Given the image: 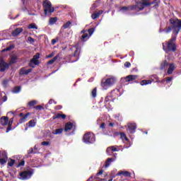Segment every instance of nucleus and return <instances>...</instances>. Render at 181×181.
<instances>
[{
	"label": "nucleus",
	"mask_w": 181,
	"mask_h": 181,
	"mask_svg": "<svg viewBox=\"0 0 181 181\" xmlns=\"http://www.w3.org/2000/svg\"><path fill=\"white\" fill-rule=\"evenodd\" d=\"M114 93H115V90H112L110 95L107 96L105 98V103H109V101H111V100H112V98H114V95L112 94H114Z\"/></svg>",
	"instance_id": "nucleus-22"
},
{
	"label": "nucleus",
	"mask_w": 181,
	"mask_h": 181,
	"mask_svg": "<svg viewBox=\"0 0 181 181\" xmlns=\"http://www.w3.org/2000/svg\"><path fill=\"white\" fill-rule=\"evenodd\" d=\"M67 116L66 115H62L61 114V118H62V119H66V117Z\"/></svg>",
	"instance_id": "nucleus-61"
},
{
	"label": "nucleus",
	"mask_w": 181,
	"mask_h": 181,
	"mask_svg": "<svg viewBox=\"0 0 181 181\" xmlns=\"http://www.w3.org/2000/svg\"><path fill=\"white\" fill-rule=\"evenodd\" d=\"M175 71V64H169V68L168 69V74H172L173 71Z\"/></svg>",
	"instance_id": "nucleus-23"
},
{
	"label": "nucleus",
	"mask_w": 181,
	"mask_h": 181,
	"mask_svg": "<svg viewBox=\"0 0 181 181\" xmlns=\"http://www.w3.org/2000/svg\"><path fill=\"white\" fill-rule=\"evenodd\" d=\"M15 165V160L11 159V160L8 163V166H13Z\"/></svg>",
	"instance_id": "nucleus-45"
},
{
	"label": "nucleus",
	"mask_w": 181,
	"mask_h": 181,
	"mask_svg": "<svg viewBox=\"0 0 181 181\" xmlns=\"http://www.w3.org/2000/svg\"><path fill=\"white\" fill-rule=\"evenodd\" d=\"M1 84L4 87V88H8V86H9V79H8V78L4 79L1 82Z\"/></svg>",
	"instance_id": "nucleus-24"
},
{
	"label": "nucleus",
	"mask_w": 181,
	"mask_h": 181,
	"mask_svg": "<svg viewBox=\"0 0 181 181\" xmlns=\"http://www.w3.org/2000/svg\"><path fill=\"white\" fill-rule=\"evenodd\" d=\"M57 22V17H52L49 20V25H54Z\"/></svg>",
	"instance_id": "nucleus-28"
},
{
	"label": "nucleus",
	"mask_w": 181,
	"mask_h": 181,
	"mask_svg": "<svg viewBox=\"0 0 181 181\" xmlns=\"http://www.w3.org/2000/svg\"><path fill=\"white\" fill-rule=\"evenodd\" d=\"M100 128H101L102 129H105V123H102L100 126Z\"/></svg>",
	"instance_id": "nucleus-58"
},
{
	"label": "nucleus",
	"mask_w": 181,
	"mask_h": 181,
	"mask_svg": "<svg viewBox=\"0 0 181 181\" xmlns=\"http://www.w3.org/2000/svg\"><path fill=\"white\" fill-rule=\"evenodd\" d=\"M0 163L1 165H5V163H6V160H5V158H0Z\"/></svg>",
	"instance_id": "nucleus-51"
},
{
	"label": "nucleus",
	"mask_w": 181,
	"mask_h": 181,
	"mask_svg": "<svg viewBox=\"0 0 181 181\" xmlns=\"http://www.w3.org/2000/svg\"><path fill=\"white\" fill-rule=\"evenodd\" d=\"M123 175L125 177H131V173L128 172V171H122L120 170L118 172V173L116 175V176H121Z\"/></svg>",
	"instance_id": "nucleus-17"
},
{
	"label": "nucleus",
	"mask_w": 181,
	"mask_h": 181,
	"mask_svg": "<svg viewBox=\"0 0 181 181\" xmlns=\"http://www.w3.org/2000/svg\"><path fill=\"white\" fill-rule=\"evenodd\" d=\"M71 129H73V123L69 122L65 124L64 131L65 132H68V131H71Z\"/></svg>",
	"instance_id": "nucleus-19"
},
{
	"label": "nucleus",
	"mask_w": 181,
	"mask_h": 181,
	"mask_svg": "<svg viewBox=\"0 0 181 181\" xmlns=\"http://www.w3.org/2000/svg\"><path fill=\"white\" fill-rule=\"evenodd\" d=\"M93 177H94V176H90L86 181H93Z\"/></svg>",
	"instance_id": "nucleus-63"
},
{
	"label": "nucleus",
	"mask_w": 181,
	"mask_h": 181,
	"mask_svg": "<svg viewBox=\"0 0 181 181\" xmlns=\"http://www.w3.org/2000/svg\"><path fill=\"white\" fill-rule=\"evenodd\" d=\"M53 103H54V100L50 99V100H49V102H48V104L52 105V104H53Z\"/></svg>",
	"instance_id": "nucleus-60"
},
{
	"label": "nucleus",
	"mask_w": 181,
	"mask_h": 181,
	"mask_svg": "<svg viewBox=\"0 0 181 181\" xmlns=\"http://www.w3.org/2000/svg\"><path fill=\"white\" fill-rule=\"evenodd\" d=\"M120 138L121 139H124V141H128V137H127V134L124 132H120Z\"/></svg>",
	"instance_id": "nucleus-37"
},
{
	"label": "nucleus",
	"mask_w": 181,
	"mask_h": 181,
	"mask_svg": "<svg viewBox=\"0 0 181 181\" xmlns=\"http://www.w3.org/2000/svg\"><path fill=\"white\" fill-rule=\"evenodd\" d=\"M119 11L122 12H131V11H138V6L135 4L127 6H121L119 7Z\"/></svg>",
	"instance_id": "nucleus-8"
},
{
	"label": "nucleus",
	"mask_w": 181,
	"mask_h": 181,
	"mask_svg": "<svg viewBox=\"0 0 181 181\" xmlns=\"http://www.w3.org/2000/svg\"><path fill=\"white\" fill-rule=\"evenodd\" d=\"M124 67H127V69L129 68V67H131V62H126L124 63Z\"/></svg>",
	"instance_id": "nucleus-50"
},
{
	"label": "nucleus",
	"mask_w": 181,
	"mask_h": 181,
	"mask_svg": "<svg viewBox=\"0 0 181 181\" xmlns=\"http://www.w3.org/2000/svg\"><path fill=\"white\" fill-rule=\"evenodd\" d=\"M103 173H104L103 170H99V172L96 174V176L94 177V179H95V180L98 179V177H97L100 176V175H103Z\"/></svg>",
	"instance_id": "nucleus-42"
},
{
	"label": "nucleus",
	"mask_w": 181,
	"mask_h": 181,
	"mask_svg": "<svg viewBox=\"0 0 181 181\" xmlns=\"http://www.w3.org/2000/svg\"><path fill=\"white\" fill-rule=\"evenodd\" d=\"M127 131L129 134H135V132L136 131V124L135 123L128 124Z\"/></svg>",
	"instance_id": "nucleus-10"
},
{
	"label": "nucleus",
	"mask_w": 181,
	"mask_h": 181,
	"mask_svg": "<svg viewBox=\"0 0 181 181\" xmlns=\"http://www.w3.org/2000/svg\"><path fill=\"white\" fill-rule=\"evenodd\" d=\"M136 2V6H137V11H144V9H145V6H151V5H153V4L156 3V0H154L153 2H142V1H139L138 0L135 1Z\"/></svg>",
	"instance_id": "nucleus-6"
},
{
	"label": "nucleus",
	"mask_w": 181,
	"mask_h": 181,
	"mask_svg": "<svg viewBox=\"0 0 181 181\" xmlns=\"http://www.w3.org/2000/svg\"><path fill=\"white\" fill-rule=\"evenodd\" d=\"M11 115L13 117L9 119L10 122H13V117H15V113L13 112H9L7 113V115Z\"/></svg>",
	"instance_id": "nucleus-43"
},
{
	"label": "nucleus",
	"mask_w": 181,
	"mask_h": 181,
	"mask_svg": "<svg viewBox=\"0 0 181 181\" xmlns=\"http://www.w3.org/2000/svg\"><path fill=\"white\" fill-rule=\"evenodd\" d=\"M23 32V28H16L12 32V36H13L14 37H16V36H19V35H21V33H22Z\"/></svg>",
	"instance_id": "nucleus-14"
},
{
	"label": "nucleus",
	"mask_w": 181,
	"mask_h": 181,
	"mask_svg": "<svg viewBox=\"0 0 181 181\" xmlns=\"http://www.w3.org/2000/svg\"><path fill=\"white\" fill-rule=\"evenodd\" d=\"M138 78V76L136 75H129L125 78H122V81H124V83H129L131 81H135Z\"/></svg>",
	"instance_id": "nucleus-11"
},
{
	"label": "nucleus",
	"mask_w": 181,
	"mask_h": 181,
	"mask_svg": "<svg viewBox=\"0 0 181 181\" xmlns=\"http://www.w3.org/2000/svg\"><path fill=\"white\" fill-rule=\"evenodd\" d=\"M28 42H30L31 43H33L35 42V39H33L32 37H28Z\"/></svg>",
	"instance_id": "nucleus-55"
},
{
	"label": "nucleus",
	"mask_w": 181,
	"mask_h": 181,
	"mask_svg": "<svg viewBox=\"0 0 181 181\" xmlns=\"http://www.w3.org/2000/svg\"><path fill=\"white\" fill-rule=\"evenodd\" d=\"M9 64L5 62L4 59H0V71L1 73H4L5 70H7V69H9Z\"/></svg>",
	"instance_id": "nucleus-12"
},
{
	"label": "nucleus",
	"mask_w": 181,
	"mask_h": 181,
	"mask_svg": "<svg viewBox=\"0 0 181 181\" xmlns=\"http://www.w3.org/2000/svg\"><path fill=\"white\" fill-rule=\"evenodd\" d=\"M37 104V102L36 100H31L28 102L27 107H30V108H32V107H35Z\"/></svg>",
	"instance_id": "nucleus-31"
},
{
	"label": "nucleus",
	"mask_w": 181,
	"mask_h": 181,
	"mask_svg": "<svg viewBox=\"0 0 181 181\" xmlns=\"http://www.w3.org/2000/svg\"><path fill=\"white\" fill-rule=\"evenodd\" d=\"M173 80V77H167L165 78V81H167V83H169V81H171Z\"/></svg>",
	"instance_id": "nucleus-53"
},
{
	"label": "nucleus",
	"mask_w": 181,
	"mask_h": 181,
	"mask_svg": "<svg viewBox=\"0 0 181 181\" xmlns=\"http://www.w3.org/2000/svg\"><path fill=\"white\" fill-rule=\"evenodd\" d=\"M115 83V79L114 78H107L105 81L104 79L101 81V87L103 90H108L110 87H112V86H114Z\"/></svg>",
	"instance_id": "nucleus-5"
},
{
	"label": "nucleus",
	"mask_w": 181,
	"mask_h": 181,
	"mask_svg": "<svg viewBox=\"0 0 181 181\" xmlns=\"http://www.w3.org/2000/svg\"><path fill=\"white\" fill-rule=\"evenodd\" d=\"M28 29H36V30H37L38 27L36 25V23H30V25H28Z\"/></svg>",
	"instance_id": "nucleus-34"
},
{
	"label": "nucleus",
	"mask_w": 181,
	"mask_h": 181,
	"mask_svg": "<svg viewBox=\"0 0 181 181\" xmlns=\"http://www.w3.org/2000/svg\"><path fill=\"white\" fill-rule=\"evenodd\" d=\"M21 88H22L21 86H15L12 90V93H13V94H18V93H21Z\"/></svg>",
	"instance_id": "nucleus-30"
},
{
	"label": "nucleus",
	"mask_w": 181,
	"mask_h": 181,
	"mask_svg": "<svg viewBox=\"0 0 181 181\" xmlns=\"http://www.w3.org/2000/svg\"><path fill=\"white\" fill-rule=\"evenodd\" d=\"M32 71H33L32 69H25V68H21L20 69V74L21 76H28L29 73H32Z\"/></svg>",
	"instance_id": "nucleus-16"
},
{
	"label": "nucleus",
	"mask_w": 181,
	"mask_h": 181,
	"mask_svg": "<svg viewBox=\"0 0 181 181\" xmlns=\"http://www.w3.org/2000/svg\"><path fill=\"white\" fill-rule=\"evenodd\" d=\"M21 166H25V160H21L17 165V168H21Z\"/></svg>",
	"instance_id": "nucleus-48"
},
{
	"label": "nucleus",
	"mask_w": 181,
	"mask_h": 181,
	"mask_svg": "<svg viewBox=\"0 0 181 181\" xmlns=\"http://www.w3.org/2000/svg\"><path fill=\"white\" fill-rule=\"evenodd\" d=\"M29 67H32V69H35L36 66H39V64H35V62L30 61L28 64Z\"/></svg>",
	"instance_id": "nucleus-36"
},
{
	"label": "nucleus",
	"mask_w": 181,
	"mask_h": 181,
	"mask_svg": "<svg viewBox=\"0 0 181 181\" xmlns=\"http://www.w3.org/2000/svg\"><path fill=\"white\" fill-rule=\"evenodd\" d=\"M15 48V45H10L8 47H7L6 48L3 49V52H9V50H12V49Z\"/></svg>",
	"instance_id": "nucleus-38"
},
{
	"label": "nucleus",
	"mask_w": 181,
	"mask_h": 181,
	"mask_svg": "<svg viewBox=\"0 0 181 181\" xmlns=\"http://www.w3.org/2000/svg\"><path fill=\"white\" fill-rule=\"evenodd\" d=\"M28 125L30 128H33L34 127H36V121H35V119L30 120Z\"/></svg>",
	"instance_id": "nucleus-27"
},
{
	"label": "nucleus",
	"mask_w": 181,
	"mask_h": 181,
	"mask_svg": "<svg viewBox=\"0 0 181 181\" xmlns=\"http://www.w3.org/2000/svg\"><path fill=\"white\" fill-rule=\"evenodd\" d=\"M3 102L5 103V101L8 100V97L6 95L3 96L2 98Z\"/></svg>",
	"instance_id": "nucleus-59"
},
{
	"label": "nucleus",
	"mask_w": 181,
	"mask_h": 181,
	"mask_svg": "<svg viewBox=\"0 0 181 181\" xmlns=\"http://www.w3.org/2000/svg\"><path fill=\"white\" fill-rule=\"evenodd\" d=\"M63 131H64V129L59 128L55 129V131L52 132L53 135H60V134L63 133Z\"/></svg>",
	"instance_id": "nucleus-25"
},
{
	"label": "nucleus",
	"mask_w": 181,
	"mask_h": 181,
	"mask_svg": "<svg viewBox=\"0 0 181 181\" xmlns=\"http://www.w3.org/2000/svg\"><path fill=\"white\" fill-rule=\"evenodd\" d=\"M81 33L82 34V35L80 37L81 42H87V40L90 39V36L87 33H86V30H82L81 31Z\"/></svg>",
	"instance_id": "nucleus-13"
},
{
	"label": "nucleus",
	"mask_w": 181,
	"mask_h": 181,
	"mask_svg": "<svg viewBox=\"0 0 181 181\" xmlns=\"http://www.w3.org/2000/svg\"><path fill=\"white\" fill-rule=\"evenodd\" d=\"M112 151V152H117V151H118V148H117L115 146H110V147H108L107 148V150H106V152H110V151Z\"/></svg>",
	"instance_id": "nucleus-32"
},
{
	"label": "nucleus",
	"mask_w": 181,
	"mask_h": 181,
	"mask_svg": "<svg viewBox=\"0 0 181 181\" xmlns=\"http://www.w3.org/2000/svg\"><path fill=\"white\" fill-rule=\"evenodd\" d=\"M11 130H12V126L8 125L6 132L8 133V132H9V131H11Z\"/></svg>",
	"instance_id": "nucleus-56"
},
{
	"label": "nucleus",
	"mask_w": 181,
	"mask_h": 181,
	"mask_svg": "<svg viewBox=\"0 0 181 181\" xmlns=\"http://www.w3.org/2000/svg\"><path fill=\"white\" fill-rule=\"evenodd\" d=\"M61 115L60 113H57L55 114L53 117H52V119H59L61 118Z\"/></svg>",
	"instance_id": "nucleus-41"
},
{
	"label": "nucleus",
	"mask_w": 181,
	"mask_h": 181,
	"mask_svg": "<svg viewBox=\"0 0 181 181\" xmlns=\"http://www.w3.org/2000/svg\"><path fill=\"white\" fill-rule=\"evenodd\" d=\"M30 62H33L35 63V64H40V62H39V59H36L35 58H33L30 59Z\"/></svg>",
	"instance_id": "nucleus-44"
},
{
	"label": "nucleus",
	"mask_w": 181,
	"mask_h": 181,
	"mask_svg": "<svg viewBox=\"0 0 181 181\" xmlns=\"http://www.w3.org/2000/svg\"><path fill=\"white\" fill-rule=\"evenodd\" d=\"M141 86H148V84H152V81L151 80H142L140 82Z\"/></svg>",
	"instance_id": "nucleus-26"
},
{
	"label": "nucleus",
	"mask_w": 181,
	"mask_h": 181,
	"mask_svg": "<svg viewBox=\"0 0 181 181\" xmlns=\"http://www.w3.org/2000/svg\"><path fill=\"white\" fill-rule=\"evenodd\" d=\"M69 57H75V60L74 62H77L80 59V47H78V44L75 45H71L69 47Z\"/></svg>",
	"instance_id": "nucleus-2"
},
{
	"label": "nucleus",
	"mask_w": 181,
	"mask_h": 181,
	"mask_svg": "<svg viewBox=\"0 0 181 181\" xmlns=\"http://www.w3.org/2000/svg\"><path fill=\"white\" fill-rule=\"evenodd\" d=\"M169 62L168 61L165 60L163 62L160 64V70H165V69H168L169 67Z\"/></svg>",
	"instance_id": "nucleus-21"
},
{
	"label": "nucleus",
	"mask_w": 181,
	"mask_h": 181,
	"mask_svg": "<svg viewBox=\"0 0 181 181\" xmlns=\"http://www.w3.org/2000/svg\"><path fill=\"white\" fill-rule=\"evenodd\" d=\"M94 30H95L94 28H91L88 30L89 37H91V36L93 35V33H94Z\"/></svg>",
	"instance_id": "nucleus-39"
},
{
	"label": "nucleus",
	"mask_w": 181,
	"mask_h": 181,
	"mask_svg": "<svg viewBox=\"0 0 181 181\" xmlns=\"http://www.w3.org/2000/svg\"><path fill=\"white\" fill-rule=\"evenodd\" d=\"M83 141L86 145H92L95 142V134L90 132L85 133L83 136Z\"/></svg>",
	"instance_id": "nucleus-4"
},
{
	"label": "nucleus",
	"mask_w": 181,
	"mask_h": 181,
	"mask_svg": "<svg viewBox=\"0 0 181 181\" xmlns=\"http://www.w3.org/2000/svg\"><path fill=\"white\" fill-rule=\"evenodd\" d=\"M58 40H59V39H52V45H56V43H57V42H58Z\"/></svg>",
	"instance_id": "nucleus-52"
},
{
	"label": "nucleus",
	"mask_w": 181,
	"mask_h": 181,
	"mask_svg": "<svg viewBox=\"0 0 181 181\" xmlns=\"http://www.w3.org/2000/svg\"><path fill=\"white\" fill-rule=\"evenodd\" d=\"M59 57V55L57 54L52 59H50L49 61L47 62V64L48 65L53 64V63H54V62H56V60H57Z\"/></svg>",
	"instance_id": "nucleus-29"
},
{
	"label": "nucleus",
	"mask_w": 181,
	"mask_h": 181,
	"mask_svg": "<svg viewBox=\"0 0 181 181\" xmlns=\"http://www.w3.org/2000/svg\"><path fill=\"white\" fill-rule=\"evenodd\" d=\"M42 8L44 9V13L45 16H50L53 12H54V8L52 6V2L49 0H45L42 2Z\"/></svg>",
	"instance_id": "nucleus-3"
},
{
	"label": "nucleus",
	"mask_w": 181,
	"mask_h": 181,
	"mask_svg": "<svg viewBox=\"0 0 181 181\" xmlns=\"http://www.w3.org/2000/svg\"><path fill=\"white\" fill-rule=\"evenodd\" d=\"M12 124H13V122L8 121L7 124L10 127H12Z\"/></svg>",
	"instance_id": "nucleus-62"
},
{
	"label": "nucleus",
	"mask_w": 181,
	"mask_h": 181,
	"mask_svg": "<svg viewBox=\"0 0 181 181\" xmlns=\"http://www.w3.org/2000/svg\"><path fill=\"white\" fill-rule=\"evenodd\" d=\"M41 145L42 146H47L50 145V142H49V141H42L41 143Z\"/></svg>",
	"instance_id": "nucleus-47"
},
{
	"label": "nucleus",
	"mask_w": 181,
	"mask_h": 181,
	"mask_svg": "<svg viewBox=\"0 0 181 181\" xmlns=\"http://www.w3.org/2000/svg\"><path fill=\"white\" fill-rule=\"evenodd\" d=\"M53 56H54V54L51 53L47 56V59H52V57H53Z\"/></svg>",
	"instance_id": "nucleus-57"
},
{
	"label": "nucleus",
	"mask_w": 181,
	"mask_h": 181,
	"mask_svg": "<svg viewBox=\"0 0 181 181\" xmlns=\"http://www.w3.org/2000/svg\"><path fill=\"white\" fill-rule=\"evenodd\" d=\"M28 155H30L32 153H35V152H33V148H30L29 150H28Z\"/></svg>",
	"instance_id": "nucleus-54"
},
{
	"label": "nucleus",
	"mask_w": 181,
	"mask_h": 181,
	"mask_svg": "<svg viewBox=\"0 0 181 181\" xmlns=\"http://www.w3.org/2000/svg\"><path fill=\"white\" fill-rule=\"evenodd\" d=\"M170 23L171 26H168L165 29V33H170L173 30L172 37L168 41L163 42V50L167 54L175 53L177 50L176 45V38L179 32L181 30V20L179 18H170Z\"/></svg>",
	"instance_id": "nucleus-1"
},
{
	"label": "nucleus",
	"mask_w": 181,
	"mask_h": 181,
	"mask_svg": "<svg viewBox=\"0 0 181 181\" xmlns=\"http://www.w3.org/2000/svg\"><path fill=\"white\" fill-rule=\"evenodd\" d=\"M90 95L93 98H95V97H97V88H95L92 90Z\"/></svg>",
	"instance_id": "nucleus-35"
},
{
	"label": "nucleus",
	"mask_w": 181,
	"mask_h": 181,
	"mask_svg": "<svg viewBox=\"0 0 181 181\" xmlns=\"http://www.w3.org/2000/svg\"><path fill=\"white\" fill-rule=\"evenodd\" d=\"M114 125H115V124H114V123H110L109 124V127H114Z\"/></svg>",
	"instance_id": "nucleus-64"
},
{
	"label": "nucleus",
	"mask_w": 181,
	"mask_h": 181,
	"mask_svg": "<svg viewBox=\"0 0 181 181\" xmlns=\"http://www.w3.org/2000/svg\"><path fill=\"white\" fill-rule=\"evenodd\" d=\"M8 122H9V117L3 116L0 118V124H1L3 127L8 125Z\"/></svg>",
	"instance_id": "nucleus-15"
},
{
	"label": "nucleus",
	"mask_w": 181,
	"mask_h": 181,
	"mask_svg": "<svg viewBox=\"0 0 181 181\" xmlns=\"http://www.w3.org/2000/svg\"><path fill=\"white\" fill-rule=\"evenodd\" d=\"M34 108H35V110H45V107H43V106H42V105H37V106H35Z\"/></svg>",
	"instance_id": "nucleus-46"
},
{
	"label": "nucleus",
	"mask_w": 181,
	"mask_h": 181,
	"mask_svg": "<svg viewBox=\"0 0 181 181\" xmlns=\"http://www.w3.org/2000/svg\"><path fill=\"white\" fill-rule=\"evenodd\" d=\"M33 58L37 59V60H39V59L40 58V54L39 53H36L34 56H33Z\"/></svg>",
	"instance_id": "nucleus-49"
},
{
	"label": "nucleus",
	"mask_w": 181,
	"mask_h": 181,
	"mask_svg": "<svg viewBox=\"0 0 181 181\" xmlns=\"http://www.w3.org/2000/svg\"><path fill=\"white\" fill-rule=\"evenodd\" d=\"M11 60L8 62V66L11 64H15L16 63V60H18V57L16 55H11Z\"/></svg>",
	"instance_id": "nucleus-20"
},
{
	"label": "nucleus",
	"mask_w": 181,
	"mask_h": 181,
	"mask_svg": "<svg viewBox=\"0 0 181 181\" xmlns=\"http://www.w3.org/2000/svg\"><path fill=\"white\" fill-rule=\"evenodd\" d=\"M33 175V170L32 169L24 170L20 173V176L22 180H28V179H30Z\"/></svg>",
	"instance_id": "nucleus-7"
},
{
	"label": "nucleus",
	"mask_w": 181,
	"mask_h": 181,
	"mask_svg": "<svg viewBox=\"0 0 181 181\" xmlns=\"http://www.w3.org/2000/svg\"><path fill=\"white\" fill-rule=\"evenodd\" d=\"M111 162H112V158H108L105 163V168H108L111 165Z\"/></svg>",
	"instance_id": "nucleus-33"
},
{
	"label": "nucleus",
	"mask_w": 181,
	"mask_h": 181,
	"mask_svg": "<svg viewBox=\"0 0 181 181\" xmlns=\"http://www.w3.org/2000/svg\"><path fill=\"white\" fill-rule=\"evenodd\" d=\"M103 13H104V11L103 10H100L99 11H98L96 13H93L91 15V18H92V19H98V18H100V16L103 15Z\"/></svg>",
	"instance_id": "nucleus-18"
},
{
	"label": "nucleus",
	"mask_w": 181,
	"mask_h": 181,
	"mask_svg": "<svg viewBox=\"0 0 181 181\" xmlns=\"http://www.w3.org/2000/svg\"><path fill=\"white\" fill-rule=\"evenodd\" d=\"M32 115V113L28 112L26 114H23V112L20 113L18 115V117H21V119H19L20 124H23V122H26L28 121V118Z\"/></svg>",
	"instance_id": "nucleus-9"
},
{
	"label": "nucleus",
	"mask_w": 181,
	"mask_h": 181,
	"mask_svg": "<svg viewBox=\"0 0 181 181\" xmlns=\"http://www.w3.org/2000/svg\"><path fill=\"white\" fill-rule=\"evenodd\" d=\"M70 25H71V23L70 21H67L65 24L63 25L64 29H68V28H70Z\"/></svg>",
	"instance_id": "nucleus-40"
}]
</instances>
